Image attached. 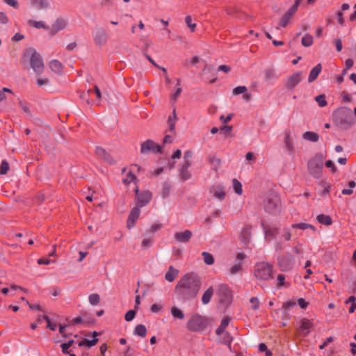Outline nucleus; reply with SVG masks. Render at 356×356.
<instances>
[{
	"label": "nucleus",
	"instance_id": "obj_19",
	"mask_svg": "<svg viewBox=\"0 0 356 356\" xmlns=\"http://www.w3.org/2000/svg\"><path fill=\"white\" fill-rule=\"evenodd\" d=\"M321 70H322V65L320 63L316 65L314 67H313L312 69V70L310 71V73H309V75L308 77V82L312 83V82L314 81L317 79V77L319 75V74L321 73Z\"/></svg>",
	"mask_w": 356,
	"mask_h": 356
},
{
	"label": "nucleus",
	"instance_id": "obj_27",
	"mask_svg": "<svg viewBox=\"0 0 356 356\" xmlns=\"http://www.w3.org/2000/svg\"><path fill=\"white\" fill-rule=\"evenodd\" d=\"M50 69L56 72L60 73L63 70V65L60 62L57 60H53L49 63Z\"/></svg>",
	"mask_w": 356,
	"mask_h": 356
},
{
	"label": "nucleus",
	"instance_id": "obj_44",
	"mask_svg": "<svg viewBox=\"0 0 356 356\" xmlns=\"http://www.w3.org/2000/svg\"><path fill=\"white\" fill-rule=\"evenodd\" d=\"M135 179H136L135 175L133 174L132 170H130L128 172L127 177L124 178L122 181L124 184H129Z\"/></svg>",
	"mask_w": 356,
	"mask_h": 356
},
{
	"label": "nucleus",
	"instance_id": "obj_49",
	"mask_svg": "<svg viewBox=\"0 0 356 356\" xmlns=\"http://www.w3.org/2000/svg\"><path fill=\"white\" fill-rule=\"evenodd\" d=\"M241 262H239L236 264H234L233 266L231 267L229 270V273L231 275H234L238 273L241 269Z\"/></svg>",
	"mask_w": 356,
	"mask_h": 356
},
{
	"label": "nucleus",
	"instance_id": "obj_38",
	"mask_svg": "<svg viewBox=\"0 0 356 356\" xmlns=\"http://www.w3.org/2000/svg\"><path fill=\"white\" fill-rule=\"evenodd\" d=\"M299 6V1H296L294 4L285 13L284 15H288L290 18L297 11Z\"/></svg>",
	"mask_w": 356,
	"mask_h": 356
},
{
	"label": "nucleus",
	"instance_id": "obj_1",
	"mask_svg": "<svg viewBox=\"0 0 356 356\" xmlns=\"http://www.w3.org/2000/svg\"><path fill=\"white\" fill-rule=\"evenodd\" d=\"M201 286V280L195 273H187L177 284L175 291L182 300L194 298Z\"/></svg>",
	"mask_w": 356,
	"mask_h": 356
},
{
	"label": "nucleus",
	"instance_id": "obj_15",
	"mask_svg": "<svg viewBox=\"0 0 356 356\" xmlns=\"http://www.w3.org/2000/svg\"><path fill=\"white\" fill-rule=\"evenodd\" d=\"M300 331L302 335L307 336L309 334L314 325L312 321L307 318H302L300 321Z\"/></svg>",
	"mask_w": 356,
	"mask_h": 356
},
{
	"label": "nucleus",
	"instance_id": "obj_4",
	"mask_svg": "<svg viewBox=\"0 0 356 356\" xmlns=\"http://www.w3.org/2000/svg\"><path fill=\"white\" fill-rule=\"evenodd\" d=\"M208 323L207 318L198 314H193L186 323V328L191 332H201L204 330Z\"/></svg>",
	"mask_w": 356,
	"mask_h": 356
},
{
	"label": "nucleus",
	"instance_id": "obj_9",
	"mask_svg": "<svg viewBox=\"0 0 356 356\" xmlns=\"http://www.w3.org/2000/svg\"><path fill=\"white\" fill-rule=\"evenodd\" d=\"M217 295L222 304L229 305L232 300V291L225 284H220L217 286Z\"/></svg>",
	"mask_w": 356,
	"mask_h": 356
},
{
	"label": "nucleus",
	"instance_id": "obj_28",
	"mask_svg": "<svg viewBox=\"0 0 356 356\" xmlns=\"http://www.w3.org/2000/svg\"><path fill=\"white\" fill-rule=\"evenodd\" d=\"M170 313L173 318L179 320H183L184 318V314L182 310L177 307H172L170 309Z\"/></svg>",
	"mask_w": 356,
	"mask_h": 356
},
{
	"label": "nucleus",
	"instance_id": "obj_36",
	"mask_svg": "<svg viewBox=\"0 0 356 356\" xmlns=\"http://www.w3.org/2000/svg\"><path fill=\"white\" fill-rule=\"evenodd\" d=\"M301 42L304 47H310L313 44V37L309 34H305L302 38Z\"/></svg>",
	"mask_w": 356,
	"mask_h": 356
},
{
	"label": "nucleus",
	"instance_id": "obj_33",
	"mask_svg": "<svg viewBox=\"0 0 356 356\" xmlns=\"http://www.w3.org/2000/svg\"><path fill=\"white\" fill-rule=\"evenodd\" d=\"M229 323V319L228 318H224L221 321L220 325L216 331V334L218 335L221 334L225 331L226 327H227Z\"/></svg>",
	"mask_w": 356,
	"mask_h": 356
},
{
	"label": "nucleus",
	"instance_id": "obj_41",
	"mask_svg": "<svg viewBox=\"0 0 356 356\" xmlns=\"http://www.w3.org/2000/svg\"><path fill=\"white\" fill-rule=\"evenodd\" d=\"M284 143H285V145L289 151H292L293 149V141L290 137L289 134H286V136L284 138Z\"/></svg>",
	"mask_w": 356,
	"mask_h": 356
},
{
	"label": "nucleus",
	"instance_id": "obj_14",
	"mask_svg": "<svg viewBox=\"0 0 356 356\" xmlns=\"http://www.w3.org/2000/svg\"><path fill=\"white\" fill-rule=\"evenodd\" d=\"M140 207L136 206L131 209L127 220V227L129 229H131L134 226V224L137 219L138 218L140 213Z\"/></svg>",
	"mask_w": 356,
	"mask_h": 356
},
{
	"label": "nucleus",
	"instance_id": "obj_23",
	"mask_svg": "<svg viewBox=\"0 0 356 356\" xmlns=\"http://www.w3.org/2000/svg\"><path fill=\"white\" fill-rule=\"evenodd\" d=\"M179 270L175 269L173 266L169 267L168 271L165 273V278L167 281L172 282L178 276Z\"/></svg>",
	"mask_w": 356,
	"mask_h": 356
},
{
	"label": "nucleus",
	"instance_id": "obj_10",
	"mask_svg": "<svg viewBox=\"0 0 356 356\" xmlns=\"http://www.w3.org/2000/svg\"><path fill=\"white\" fill-rule=\"evenodd\" d=\"M68 26L67 18L63 16L57 17L52 23L49 29V34L51 36H54L59 31L65 30Z\"/></svg>",
	"mask_w": 356,
	"mask_h": 356
},
{
	"label": "nucleus",
	"instance_id": "obj_2",
	"mask_svg": "<svg viewBox=\"0 0 356 356\" xmlns=\"http://www.w3.org/2000/svg\"><path fill=\"white\" fill-rule=\"evenodd\" d=\"M325 156L322 153L316 154L307 163L309 173L316 179L322 177Z\"/></svg>",
	"mask_w": 356,
	"mask_h": 356
},
{
	"label": "nucleus",
	"instance_id": "obj_52",
	"mask_svg": "<svg viewBox=\"0 0 356 356\" xmlns=\"http://www.w3.org/2000/svg\"><path fill=\"white\" fill-rule=\"evenodd\" d=\"M136 312L134 310H129L126 313L124 318L127 321H131L134 318Z\"/></svg>",
	"mask_w": 356,
	"mask_h": 356
},
{
	"label": "nucleus",
	"instance_id": "obj_18",
	"mask_svg": "<svg viewBox=\"0 0 356 356\" xmlns=\"http://www.w3.org/2000/svg\"><path fill=\"white\" fill-rule=\"evenodd\" d=\"M95 153L98 157L103 159L104 161L109 164H112L114 163V160L111 157V156L106 152V151L100 147H97Z\"/></svg>",
	"mask_w": 356,
	"mask_h": 356
},
{
	"label": "nucleus",
	"instance_id": "obj_22",
	"mask_svg": "<svg viewBox=\"0 0 356 356\" xmlns=\"http://www.w3.org/2000/svg\"><path fill=\"white\" fill-rule=\"evenodd\" d=\"M264 74L265 79L270 83H273L279 77L275 70L272 68L266 69L264 71Z\"/></svg>",
	"mask_w": 356,
	"mask_h": 356
},
{
	"label": "nucleus",
	"instance_id": "obj_17",
	"mask_svg": "<svg viewBox=\"0 0 356 356\" xmlns=\"http://www.w3.org/2000/svg\"><path fill=\"white\" fill-rule=\"evenodd\" d=\"M193 236L192 232L190 230H185L182 232H175L174 234L175 239L179 243H187L188 242Z\"/></svg>",
	"mask_w": 356,
	"mask_h": 356
},
{
	"label": "nucleus",
	"instance_id": "obj_30",
	"mask_svg": "<svg viewBox=\"0 0 356 356\" xmlns=\"http://www.w3.org/2000/svg\"><path fill=\"white\" fill-rule=\"evenodd\" d=\"M316 220L319 223L325 225H330L332 222L331 218L329 216L324 214L317 216Z\"/></svg>",
	"mask_w": 356,
	"mask_h": 356
},
{
	"label": "nucleus",
	"instance_id": "obj_40",
	"mask_svg": "<svg viewBox=\"0 0 356 356\" xmlns=\"http://www.w3.org/2000/svg\"><path fill=\"white\" fill-rule=\"evenodd\" d=\"M180 177L183 181L189 179L191 177V172L188 169L181 168L180 169Z\"/></svg>",
	"mask_w": 356,
	"mask_h": 356
},
{
	"label": "nucleus",
	"instance_id": "obj_25",
	"mask_svg": "<svg viewBox=\"0 0 356 356\" xmlns=\"http://www.w3.org/2000/svg\"><path fill=\"white\" fill-rule=\"evenodd\" d=\"M302 138L308 141L316 143L319 140V135L313 131H306L302 134Z\"/></svg>",
	"mask_w": 356,
	"mask_h": 356
},
{
	"label": "nucleus",
	"instance_id": "obj_24",
	"mask_svg": "<svg viewBox=\"0 0 356 356\" xmlns=\"http://www.w3.org/2000/svg\"><path fill=\"white\" fill-rule=\"evenodd\" d=\"M213 196L219 200H222L225 196V192L224 187L222 186H217L213 188L211 190Z\"/></svg>",
	"mask_w": 356,
	"mask_h": 356
},
{
	"label": "nucleus",
	"instance_id": "obj_21",
	"mask_svg": "<svg viewBox=\"0 0 356 356\" xmlns=\"http://www.w3.org/2000/svg\"><path fill=\"white\" fill-rule=\"evenodd\" d=\"M263 229L265 234L266 239L268 241H270L274 238L275 236L278 234V229L275 227H265L264 225H262Z\"/></svg>",
	"mask_w": 356,
	"mask_h": 356
},
{
	"label": "nucleus",
	"instance_id": "obj_20",
	"mask_svg": "<svg viewBox=\"0 0 356 356\" xmlns=\"http://www.w3.org/2000/svg\"><path fill=\"white\" fill-rule=\"evenodd\" d=\"M27 24L29 26H33L37 29H43L46 31H49V29H50V26H48L43 21H35V20H33V19H29L27 21Z\"/></svg>",
	"mask_w": 356,
	"mask_h": 356
},
{
	"label": "nucleus",
	"instance_id": "obj_32",
	"mask_svg": "<svg viewBox=\"0 0 356 356\" xmlns=\"http://www.w3.org/2000/svg\"><path fill=\"white\" fill-rule=\"evenodd\" d=\"M291 227H292V228H299L302 230H305L307 229H311L313 232H316V228L313 225L308 224V223L301 222V223L293 224L291 225Z\"/></svg>",
	"mask_w": 356,
	"mask_h": 356
},
{
	"label": "nucleus",
	"instance_id": "obj_62",
	"mask_svg": "<svg viewBox=\"0 0 356 356\" xmlns=\"http://www.w3.org/2000/svg\"><path fill=\"white\" fill-rule=\"evenodd\" d=\"M336 49L337 51H341L342 49V42L340 38H337L334 40Z\"/></svg>",
	"mask_w": 356,
	"mask_h": 356
},
{
	"label": "nucleus",
	"instance_id": "obj_37",
	"mask_svg": "<svg viewBox=\"0 0 356 356\" xmlns=\"http://www.w3.org/2000/svg\"><path fill=\"white\" fill-rule=\"evenodd\" d=\"M233 188L236 193L241 195L243 192L241 184L236 179L232 180Z\"/></svg>",
	"mask_w": 356,
	"mask_h": 356
},
{
	"label": "nucleus",
	"instance_id": "obj_46",
	"mask_svg": "<svg viewBox=\"0 0 356 356\" xmlns=\"http://www.w3.org/2000/svg\"><path fill=\"white\" fill-rule=\"evenodd\" d=\"M185 22L187 24V26L190 28L191 31H194L196 24L192 22V17L190 15H188L185 17Z\"/></svg>",
	"mask_w": 356,
	"mask_h": 356
},
{
	"label": "nucleus",
	"instance_id": "obj_57",
	"mask_svg": "<svg viewBox=\"0 0 356 356\" xmlns=\"http://www.w3.org/2000/svg\"><path fill=\"white\" fill-rule=\"evenodd\" d=\"M42 318L44 319L47 322V327L51 330H55L56 329V325L55 323H51L50 319L48 316H44Z\"/></svg>",
	"mask_w": 356,
	"mask_h": 356
},
{
	"label": "nucleus",
	"instance_id": "obj_50",
	"mask_svg": "<svg viewBox=\"0 0 356 356\" xmlns=\"http://www.w3.org/2000/svg\"><path fill=\"white\" fill-rule=\"evenodd\" d=\"M250 307L254 309H257L259 307V301L257 297H252L250 300Z\"/></svg>",
	"mask_w": 356,
	"mask_h": 356
},
{
	"label": "nucleus",
	"instance_id": "obj_64",
	"mask_svg": "<svg viewBox=\"0 0 356 356\" xmlns=\"http://www.w3.org/2000/svg\"><path fill=\"white\" fill-rule=\"evenodd\" d=\"M218 70L225 73H228L231 71V67L226 65H222L218 67Z\"/></svg>",
	"mask_w": 356,
	"mask_h": 356
},
{
	"label": "nucleus",
	"instance_id": "obj_63",
	"mask_svg": "<svg viewBox=\"0 0 356 356\" xmlns=\"http://www.w3.org/2000/svg\"><path fill=\"white\" fill-rule=\"evenodd\" d=\"M353 65V60L352 58H348L346 60V68L343 70V73H346V71L352 67Z\"/></svg>",
	"mask_w": 356,
	"mask_h": 356
},
{
	"label": "nucleus",
	"instance_id": "obj_16",
	"mask_svg": "<svg viewBox=\"0 0 356 356\" xmlns=\"http://www.w3.org/2000/svg\"><path fill=\"white\" fill-rule=\"evenodd\" d=\"M152 198V193L149 191H144L138 195L136 206L141 208L146 205Z\"/></svg>",
	"mask_w": 356,
	"mask_h": 356
},
{
	"label": "nucleus",
	"instance_id": "obj_3",
	"mask_svg": "<svg viewBox=\"0 0 356 356\" xmlns=\"http://www.w3.org/2000/svg\"><path fill=\"white\" fill-rule=\"evenodd\" d=\"M24 58H30L31 67L37 74H41L44 69V64L41 56L35 49L29 48L24 53Z\"/></svg>",
	"mask_w": 356,
	"mask_h": 356
},
{
	"label": "nucleus",
	"instance_id": "obj_5",
	"mask_svg": "<svg viewBox=\"0 0 356 356\" xmlns=\"http://www.w3.org/2000/svg\"><path fill=\"white\" fill-rule=\"evenodd\" d=\"M264 208L269 213L277 214L280 213L281 204L279 197L274 193L268 194L264 201Z\"/></svg>",
	"mask_w": 356,
	"mask_h": 356
},
{
	"label": "nucleus",
	"instance_id": "obj_34",
	"mask_svg": "<svg viewBox=\"0 0 356 356\" xmlns=\"http://www.w3.org/2000/svg\"><path fill=\"white\" fill-rule=\"evenodd\" d=\"M203 260L207 265H212L214 263V258L213 255L207 252H203L202 253Z\"/></svg>",
	"mask_w": 356,
	"mask_h": 356
},
{
	"label": "nucleus",
	"instance_id": "obj_53",
	"mask_svg": "<svg viewBox=\"0 0 356 356\" xmlns=\"http://www.w3.org/2000/svg\"><path fill=\"white\" fill-rule=\"evenodd\" d=\"M277 286L278 287L286 286L285 282H284L285 276L284 275L279 274L277 277Z\"/></svg>",
	"mask_w": 356,
	"mask_h": 356
},
{
	"label": "nucleus",
	"instance_id": "obj_54",
	"mask_svg": "<svg viewBox=\"0 0 356 356\" xmlns=\"http://www.w3.org/2000/svg\"><path fill=\"white\" fill-rule=\"evenodd\" d=\"M73 343H74V341L71 340V341H69L67 343H62L60 346L61 348H62V351L65 354L68 353L67 350L72 345Z\"/></svg>",
	"mask_w": 356,
	"mask_h": 356
},
{
	"label": "nucleus",
	"instance_id": "obj_13",
	"mask_svg": "<svg viewBox=\"0 0 356 356\" xmlns=\"http://www.w3.org/2000/svg\"><path fill=\"white\" fill-rule=\"evenodd\" d=\"M302 72H296L286 80V88L289 90H293L294 88L301 81Z\"/></svg>",
	"mask_w": 356,
	"mask_h": 356
},
{
	"label": "nucleus",
	"instance_id": "obj_58",
	"mask_svg": "<svg viewBox=\"0 0 356 356\" xmlns=\"http://www.w3.org/2000/svg\"><path fill=\"white\" fill-rule=\"evenodd\" d=\"M4 3L8 4V6L14 8H18L19 3L16 0H3Z\"/></svg>",
	"mask_w": 356,
	"mask_h": 356
},
{
	"label": "nucleus",
	"instance_id": "obj_59",
	"mask_svg": "<svg viewBox=\"0 0 356 356\" xmlns=\"http://www.w3.org/2000/svg\"><path fill=\"white\" fill-rule=\"evenodd\" d=\"M49 81L47 78H40V79H38L36 81V83L39 86L47 85V84H49Z\"/></svg>",
	"mask_w": 356,
	"mask_h": 356
},
{
	"label": "nucleus",
	"instance_id": "obj_51",
	"mask_svg": "<svg viewBox=\"0 0 356 356\" xmlns=\"http://www.w3.org/2000/svg\"><path fill=\"white\" fill-rule=\"evenodd\" d=\"M170 186L168 184L165 183L163 185V190H162L163 197H167L170 194Z\"/></svg>",
	"mask_w": 356,
	"mask_h": 356
},
{
	"label": "nucleus",
	"instance_id": "obj_42",
	"mask_svg": "<svg viewBox=\"0 0 356 356\" xmlns=\"http://www.w3.org/2000/svg\"><path fill=\"white\" fill-rule=\"evenodd\" d=\"M316 102L318 103V106L321 107H324L327 105V102L325 100V96L324 95H319L315 97Z\"/></svg>",
	"mask_w": 356,
	"mask_h": 356
},
{
	"label": "nucleus",
	"instance_id": "obj_60",
	"mask_svg": "<svg viewBox=\"0 0 356 356\" xmlns=\"http://www.w3.org/2000/svg\"><path fill=\"white\" fill-rule=\"evenodd\" d=\"M153 240L151 238H145L142 242V247L143 248H147L152 245Z\"/></svg>",
	"mask_w": 356,
	"mask_h": 356
},
{
	"label": "nucleus",
	"instance_id": "obj_61",
	"mask_svg": "<svg viewBox=\"0 0 356 356\" xmlns=\"http://www.w3.org/2000/svg\"><path fill=\"white\" fill-rule=\"evenodd\" d=\"M51 262H54V261H51L49 259H44V258H40L38 259L37 263L39 265H48L51 264Z\"/></svg>",
	"mask_w": 356,
	"mask_h": 356
},
{
	"label": "nucleus",
	"instance_id": "obj_45",
	"mask_svg": "<svg viewBox=\"0 0 356 356\" xmlns=\"http://www.w3.org/2000/svg\"><path fill=\"white\" fill-rule=\"evenodd\" d=\"M280 238L285 241H289L291 238L290 230L288 228L284 229L281 234Z\"/></svg>",
	"mask_w": 356,
	"mask_h": 356
},
{
	"label": "nucleus",
	"instance_id": "obj_39",
	"mask_svg": "<svg viewBox=\"0 0 356 356\" xmlns=\"http://www.w3.org/2000/svg\"><path fill=\"white\" fill-rule=\"evenodd\" d=\"M88 300L92 305H97L99 303L100 297L97 293H92L89 296Z\"/></svg>",
	"mask_w": 356,
	"mask_h": 356
},
{
	"label": "nucleus",
	"instance_id": "obj_7",
	"mask_svg": "<svg viewBox=\"0 0 356 356\" xmlns=\"http://www.w3.org/2000/svg\"><path fill=\"white\" fill-rule=\"evenodd\" d=\"M92 36L96 45L104 46L108 40V34L106 29L99 25H96L92 29Z\"/></svg>",
	"mask_w": 356,
	"mask_h": 356
},
{
	"label": "nucleus",
	"instance_id": "obj_35",
	"mask_svg": "<svg viewBox=\"0 0 356 356\" xmlns=\"http://www.w3.org/2000/svg\"><path fill=\"white\" fill-rule=\"evenodd\" d=\"M34 4L38 9H45L49 7V2L48 0H35Z\"/></svg>",
	"mask_w": 356,
	"mask_h": 356
},
{
	"label": "nucleus",
	"instance_id": "obj_8",
	"mask_svg": "<svg viewBox=\"0 0 356 356\" xmlns=\"http://www.w3.org/2000/svg\"><path fill=\"white\" fill-rule=\"evenodd\" d=\"M335 118L340 122L352 125L353 124L352 111L347 107H342L337 109L334 113Z\"/></svg>",
	"mask_w": 356,
	"mask_h": 356
},
{
	"label": "nucleus",
	"instance_id": "obj_43",
	"mask_svg": "<svg viewBox=\"0 0 356 356\" xmlns=\"http://www.w3.org/2000/svg\"><path fill=\"white\" fill-rule=\"evenodd\" d=\"M248 90V88L244 86H237L233 90V94L234 95H238L240 94H243L246 92Z\"/></svg>",
	"mask_w": 356,
	"mask_h": 356
},
{
	"label": "nucleus",
	"instance_id": "obj_11",
	"mask_svg": "<svg viewBox=\"0 0 356 356\" xmlns=\"http://www.w3.org/2000/svg\"><path fill=\"white\" fill-rule=\"evenodd\" d=\"M294 257L289 252H286L284 255L278 259V266L282 271H289L294 266Z\"/></svg>",
	"mask_w": 356,
	"mask_h": 356
},
{
	"label": "nucleus",
	"instance_id": "obj_55",
	"mask_svg": "<svg viewBox=\"0 0 356 356\" xmlns=\"http://www.w3.org/2000/svg\"><path fill=\"white\" fill-rule=\"evenodd\" d=\"M290 19L291 18L289 17H288V15H284L280 19V25L282 27L286 26Z\"/></svg>",
	"mask_w": 356,
	"mask_h": 356
},
{
	"label": "nucleus",
	"instance_id": "obj_26",
	"mask_svg": "<svg viewBox=\"0 0 356 356\" xmlns=\"http://www.w3.org/2000/svg\"><path fill=\"white\" fill-rule=\"evenodd\" d=\"M213 293V289L212 286H210L204 293H203L202 296V302L204 305L208 304Z\"/></svg>",
	"mask_w": 356,
	"mask_h": 356
},
{
	"label": "nucleus",
	"instance_id": "obj_31",
	"mask_svg": "<svg viewBox=\"0 0 356 356\" xmlns=\"http://www.w3.org/2000/svg\"><path fill=\"white\" fill-rule=\"evenodd\" d=\"M147 334V329L144 325L140 324L136 325L134 330V334L145 337Z\"/></svg>",
	"mask_w": 356,
	"mask_h": 356
},
{
	"label": "nucleus",
	"instance_id": "obj_56",
	"mask_svg": "<svg viewBox=\"0 0 356 356\" xmlns=\"http://www.w3.org/2000/svg\"><path fill=\"white\" fill-rule=\"evenodd\" d=\"M325 166L328 168L331 169L332 172L334 173L337 171V167L335 166L334 163L332 161L328 160L325 163Z\"/></svg>",
	"mask_w": 356,
	"mask_h": 356
},
{
	"label": "nucleus",
	"instance_id": "obj_48",
	"mask_svg": "<svg viewBox=\"0 0 356 356\" xmlns=\"http://www.w3.org/2000/svg\"><path fill=\"white\" fill-rule=\"evenodd\" d=\"M9 170V164L6 161H3L0 165V174L5 175Z\"/></svg>",
	"mask_w": 356,
	"mask_h": 356
},
{
	"label": "nucleus",
	"instance_id": "obj_6",
	"mask_svg": "<svg viewBox=\"0 0 356 356\" xmlns=\"http://www.w3.org/2000/svg\"><path fill=\"white\" fill-rule=\"evenodd\" d=\"M254 274L259 280H268L273 277V266L265 262L257 264Z\"/></svg>",
	"mask_w": 356,
	"mask_h": 356
},
{
	"label": "nucleus",
	"instance_id": "obj_12",
	"mask_svg": "<svg viewBox=\"0 0 356 356\" xmlns=\"http://www.w3.org/2000/svg\"><path fill=\"white\" fill-rule=\"evenodd\" d=\"M151 151L154 153L161 152V147L152 140H147L141 144L140 152L142 154H147Z\"/></svg>",
	"mask_w": 356,
	"mask_h": 356
},
{
	"label": "nucleus",
	"instance_id": "obj_47",
	"mask_svg": "<svg viewBox=\"0 0 356 356\" xmlns=\"http://www.w3.org/2000/svg\"><path fill=\"white\" fill-rule=\"evenodd\" d=\"M250 232L248 229H245L243 233L241 241L244 244H248L250 242Z\"/></svg>",
	"mask_w": 356,
	"mask_h": 356
},
{
	"label": "nucleus",
	"instance_id": "obj_29",
	"mask_svg": "<svg viewBox=\"0 0 356 356\" xmlns=\"http://www.w3.org/2000/svg\"><path fill=\"white\" fill-rule=\"evenodd\" d=\"M296 305V301L293 300H289L287 302H285L282 305V309L285 311L289 310L293 307H294ZM289 318V314L286 312H284L283 314V319H287Z\"/></svg>",
	"mask_w": 356,
	"mask_h": 356
}]
</instances>
